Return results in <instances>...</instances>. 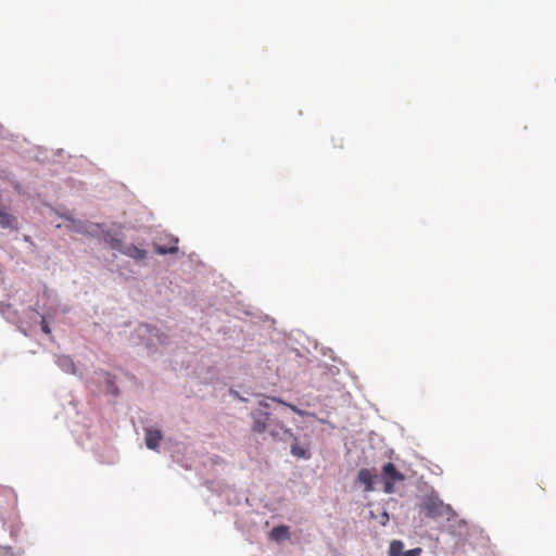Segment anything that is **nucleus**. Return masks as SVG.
<instances>
[{
    "instance_id": "nucleus-6",
    "label": "nucleus",
    "mask_w": 556,
    "mask_h": 556,
    "mask_svg": "<svg viewBox=\"0 0 556 556\" xmlns=\"http://www.w3.org/2000/svg\"><path fill=\"white\" fill-rule=\"evenodd\" d=\"M267 432L275 441H286L288 438H293V432L289 428L281 421H274L273 419Z\"/></svg>"
},
{
    "instance_id": "nucleus-14",
    "label": "nucleus",
    "mask_w": 556,
    "mask_h": 556,
    "mask_svg": "<svg viewBox=\"0 0 556 556\" xmlns=\"http://www.w3.org/2000/svg\"><path fill=\"white\" fill-rule=\"evenodd\" d=\"M14 497L13 490L7 486L0 485V507L10 502Z\"/></svg>"
},
{
    "instance_id": "nucleus-13",
    "label": "nucleus",
    "mask_w": 556,
    "mask_h": 556,
    "mask_svg": "<svg viewBox=\"0 0 556 556\" xmlns=\"http://www.w3.org/2000/svg\"><path fill=\"white\" fill-rule=\"evenodd\" d=\"M178 239H173V244L169 247L155 244V252L160 255L173 254L178 251Z\"/></svg>"
},
{
    "instance_id": "nucleus-8",
    "label": "nucleus",
    "mask_w": 556,
    "mask_h": 556,
    "mask_svg": "<svg viewBox=\"0 0 556 556\" xmlns=\"http://www.w3.org/2000/svg\"><path fill=\"white\" fill-rule=\"evenodd\" d=\"M163 435L161 430L147 428L146 429V445L150 450H157Z\"/></svg>"
},
{
    "instance_id": "nucleus-10",
    "label": "nucleus",
    "mask_w": 556,
    "mask_h": 556,
    "mask_svg": "<svg viewBox=\"0 0 556 556\" xmlns=\"http://www.w3.org/2000/svg\"><path fill=\"white\" fill-rule=\"evenodd\" d=\"M0 227L1 228H17V219L14 215L8 213L3 206L0 205Z\"/></svg>"
},
{
    "instance_id": "nucleus-12",
    "label": "nucleus",
    "mask_w": 556,
    "mask_h": 556,
    "mask_svg": "<svg viewBox=\"0 0 556 556\" xmlns=\"http://www.w3.org/2000/svg\"><path fill=\"white\" fill-rule=\"evenodd\" d=\"M58 365L68 374H75L76 368L73 359L70 356H60L58 358Z\"/></svg>"
},
{
    "instance_id": "nucleus-7",
    "label": "nucleus",
    "mask_w": 556,
    "mask_h": 556,
    "mask_svg": "<svg viewBox=\"0 0 556 556\" xmlns=\"http://www.w3.org/2000/svg\"><path fill=\"white\" fill-rule=\"evenodd\" d=\"M288 440L293 441L291 445V454L294 457L302 459H308L311 457L308 444H300L294 434L293 438H288Z\"/></svg>"
},
{
    "instance_id": "nucleus-15",
    "label": "nucleus",
    "mask_w": 556,
    "mask_h": 556,
    "mask_svg": "<svg viewBox=\"0 0 556 556\" xmlns=\"http://www.w3.org/2000/svg\"><path fill=\"white\" fill-rule=\"evenodd\" d=\"M403 543L401 541H392L390 544V556H402Z\"/></svg>"
},
{
    "instance_id": "nucleus-19",
    "label": "nucleus",
    "mask_w": 556,
    "mask_h": 556,
    "mask_svg": "<svg viewBox=\"0 0 556 556\" xmlns=\"http://www.w3.org/2000/svg\"><path fill=\"white\" fill-rule=\"evenodd\" d=\"M260 406L267 408V407H269V404L267 402L261 401Z\"/></svg>"
},
{
    "instance_id": "nucleus-9",
    "label": "nucleus",
    "mask_w": 556,
    "mask_h": 556,
    "mask_svg": "<svg viewBox=\"0 0 556 556\" xmlns=\"http://www.w3.org/2000/svg\"><path fill=\"white\" fill-rule=\"evenodd\" d=\"M376 475L371 472V470L367 468H363L358 471L357 480L359 483L365 485V491L370 492L374 490V480Z\"/></svg>"
},
{
    "instance_id": "nucleus-4",
    "label": "nucleus",
    "mask_w": 556,
    "mask_h": 556,
    "mask_svg": "<svg viewBox=\"0 0 556 556\" xmlns=\"http://www.w3.org/2000/svg\"><path fill=\"white\" fill-rule=\"evenodd\" d=\"M251 417L253 420L252 430L256 433L267 432L268 427L271 421V416L267 412H263L260 409H255L251 413Z\"/></svg>"
},
{
    "instance_id": "nucleus-1",
    "label": "nucleus",
    "mask_w": 556,
    "mask_h": 556,
    "mask_svg": "<svg viewBox=\"0 0 556 556\" xmlns=\"http://www.w3.org/2000/svg\"><path fill=\"white\" fill-rule=\"evenodd\" d=\"M73 229L77 232L88 235L91 237H98L102 235L101 240L110 245L111 249L121 252L122 254L134 258L136 261H141L147 257V251L132 244H124L119 238L113 235L111 231H102L101 225L99 224H84L77 223L74 224Z\"/></svg>"
},
{
    "instance_id": "nucleus-18",
    "label": "nucleus",
    "mask_w": 556,
    "mask_h": 556,
    "mask_svg": "<svg viewBox=\"0 0 556 556\" xmlns=\"http://www.w3.org/2000/svg\"><path fill=\"white\" fill-rule=\"evenodd\" d=\"M40 326H41V330L47 333V334H50L51 333V329L48 325V323L46 321V319L42 317L41 319V323H40Z\"/></svg>"
},
{
    "instance_id": "nucleus-17",
    "label": "nucleus",
    "mask_w": 556,
    "mask_h": 556,
    "mask_svg": "<svg viewBox=\"0 0 556 556\" xmlns=\"http://www.w3.org/2000/svg\"><path fill=\"white\" fill-rule=\"evenodd\" d=\"M420 554H421V548L417 547V548H412V549L404 552L402 556H420Z\"/></svg>"
},
{
    "instance_id": "nucleus-5",
    "label": "nucleus",
    "mask_w": 556,
    "mask_h": 556,
    "mask_svg": "<svg viewBox=\"0 0 556 556\" xmlns=\"http://www.w3.org/2000/svg\"><path fill=\"white\" fill-rule=\"evenodd\" d=\"M422 508L428 517L435 518L443 516L448 506H446L440 498L438 497H428Z\"/></svg>"
},
{
    "instance_id": "nucleus-3",
    "label": "nucleus",
    "mask_w": 556,
    "mask_h": 556,
    "mask_svg": "<svg viewBox=\"0 0 556 556\" xmlns=\"http://www.w3.org/2000/svg\"><path fill=\"white\" fill-rule=\"evenodd\" d=\"M382 479L384 483V492L391 494L394 492V483L403 481L405 476L400 472L392 463H387L382 467Z\"/></svg>"
},
{
    "instance_id": "nucleus-11",
    "label": "nucleus",
    "mask_w": 556,
    "mask_h": 556,
    "mask_svg": "<svg viewBox=\"0 0 556 556\" xmlns=\"http://www.w3.org/2000/svg\"><path fill=\"white\" fill-rule=\"evenodd\" d=\"M269 535H270V539H273L275 541L288 540L290 538L289 527L283 526V525L277 526L271 529Z\"/></svg>"
},
{
    "instance_id": "nucleus-20",
    "label": "nucleus",
    "mask_w": 556,
    "mask_h": 556,
    "mask_svg": "<svg viewBox=\"0 0 556 556\" xmlns=\"http://www.w3.org/2000/svg\"><path fill=\"white\" fill-rule=\"evenodd\" d=\"M0 556H11L8 553H0Z\"/></svg>"
},
{
    "instance_id": "nucleus-16",
    "label": "nucleus",
    "mask_w": 556,
    "mask_h": 556,
    "mask_svg": "<svg viewBox=\"0 0 556 556\" xmlns=\"http://www.w3.org/2000/svg\"><path fill=\"white\" fill-rule=\"evenodd\" d=\"M271 400H273L274 402H277V403H279V404H282V405H285V406L289 407L292 412H294L295 414H298V415H300V416H305V415H307V414H308L307 412L302 410V409L298 408L296 406H294V405H292V404H290V403H286V402H285V401H282L281 399H278V397H271Z\"/></svg>"
},
{
    "instance_id": "nucleus-2",
    "label": "nucleus",
    "mask_w": 556,
    "mask_h": 556,
    "mask_svg": "<svg viewBox=\"0 0 556 556\" xmlns=\"http://www.w3.org/2000/svg\"><path fill=\"white\" fill-rule=\"evenodd\" d=\"M73 229L77 232L88 235L91 237H98L102 235L101 240L110 245L111 249L121 252L122 254L134 258L136 261H141L147 257V251L132 244H124L119 238L113 235L111 231H102L101 225L99 224H84L77 223L74 224Z\"/></svg>"
}]
</instances>
